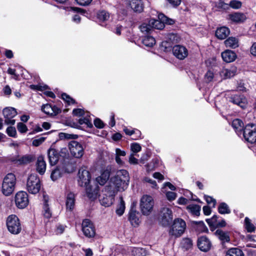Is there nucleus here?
I'll list each match as a JSON object with an SVG mask.
<instances>
[{"label":"nucleus","instance_id":"nucleus-1","mask_svg":"<svg viewBox=\"0 0 256 256\" xmlns=\"http://www.w3.org/2000/svg\"><path fill=\"white\" fill-rule=\"evenodd\" d=\"M16 183L15 175L12 173L8 174L4 178L2 185V192L6 196L10 195L14 191Z\"/></svg>","mask_w":256,"mask_h":256},{"label":"nucleus","instance_id":"nucleus-2","mask_svg":"<svg viewBox=\"0 0 256 256\" xmlns=\"http://www.w3.org/2000/svg\"><path fill=\"white\" fill-rule=\"evenodd\" d=\"M186 228V223L182 218H176L170 228L168 234L170 236L178 238L184 232Z\"/></svg>","mask_w":256,"mask_h":256},{"label":"nucleus","instance_id":"nucleus-3","mask_svg":"<svg viewBox=\"0 0 256 256\" xmlns=\"http://www.w3.org/2000/svg\"><path fill=\"white\" fill-rule=\"evenodd\" d=\"M110 182L106 189L115 194L118 191L124 190L128 184V182H124L123 179L116 176L111 178Z\"/></svg>","mask_w":256,"mask_h":256},{"label":"nucleus","instance_id":"nucleus-4","mask_svg":"<svg viewBox=\"0 0 256 256\" xmlns=\"http://www.w3.org/2000/svg\"><path fill=\"white\" fill-rule=\"evenodd\" d=\"M6 225L8 230L12 234H18L22 230L19 219L16 215L12 214L8 218Z\"/></svg>","mask_w":256,"mask_h":256},{"label":"nucleus","instance_id":"nucleus-5","mask_svg":"<svg viewBox=\"0 0 256 256\" xmlns=\"http://www.w3.org/2000/svg\"><path fill=\"white\" fill-rule=\"evenodd\" d=\"M26 187L28 192L32 194H36L40 190V180L36 174H30L27 180Z\"/></svg>","mask_w":256,"mask_h":256},{"label":"nucleus","instance_id":"nucleus-6","mask_svg":"<svg viewBox=\"0 0 256 256\" xmlns=\"http://www.w3.org/2000/svg\"><path fill=\"white\" fill-rule=\"evenodd\" d=\"M154 202L152 196L144 195L141 198L140 202V208L141 212L144 215H148L152 211Z\"/></svg>","mask_w":256,"mask_h":256},{"label":"nucleus","instance_id":"nucleus-7","mask_svg":"<svg viewBox=\"0 0 256 256\" xmlns=\"http://www.w3.org/2000/svg\"><path fill=\"white\" fill-rule=\"evenodd\" d=\"M243 136L245 140L252 144L256 142V125L248 124L243 130Z\"/></svg>","mask_w":256,"mask_h":256},{"label":"nucleus","instance_id":"nucleus-8","mask_svg":"<svg viewBox=\"0 0 256 256\" xmlns=\"http://www.w3.org/2000/svg\"><path fill=\"white\" fill-rule=\"evenodd\" d=\"M68 148L71 154L76 158H80L84 154V148L81 144L72 140L68 144Z\"/></svg>","mask_w":256,"mask_h":256},{"label":"nucleus","instance_id":"nucleus-9","mask_svg":"<svg viewBox=\"0 0 256 256\" xmlns=\"http://www.w3.org/2000/svg\"><path fill=\"white\" fill-rule=\"evenodd\" d=\"M173 218L172 210L168 208H162L160 213L159 220L164 226L169 225Z\"/></svg>","mask_w":256,"mask_h":256},{"label":"nucleus","instance_id":"nucleus-10","mask_svg":"<svg viewBox=\"0 0 256 256\" xmlns=\"http://www.w3.org/2000/svg\"><path fill=\"white\" fill-rule=\"evenodd\" d=\"M82 231L84 235L88 238H91L94 236L96 234V230L94 224L88 219H85L82 221Z\"/></svg>","mask_w":256,"mask_h":256},{"label":"nucleus","instance_id":"nucleus-11","mask_svg":"<svg viewBox=\"0 0 256 256\" xmlns=\"http://www.w3.org/2000/svg\"><path fill=\"white\" fill-rule=\"evenodd\" d=\"M78 184L80 186H88L90 179V174L88 170L84 167L81 168L78 171Z\"/></svg>","mask_w":256,"mask_h":256},{"label":"nucleus","instance_id":"nucleus-12","mask_svg":"<svg viewBox=\"0 0 256 256\" xmlns=\"http://www.w3.org/2000/svg\"><path fill=\"white\" fill-rule=\"evenodd\" d=\"M4 118V122L6 124L14 125L15 120L12 118L16 116L17 112L14 108L9 107L4 108L2 111Z\"/></svg>","mask_w":256,"mask_h":256},{"label":"nucleus","instance_id":"nucleus-13","mask_svg":"<svg viewBox=\"0 0 256 256\" xmlns=\"http://www.w3.org/2000/svg\"><path fill=\"white\" fill-rule=\"evenodd\" d=\"M15 202L16 206L20 208L26 207L28 202L27 193L23 191L17 192L15 196Z\"/></svg>","mask_w":256,"mask_h":256},{"label":"nucleus","instance_id":"nucleus-14","mask_svg":"<svg viewBox=\"0 0 256 256\" xmlns=\"http://www.w3.org/2000/svg\"><path fill=\"white\" fill-rule=\"evenodd\" d=\"M174 55L178 59L183 60L186 58L188 54V49L184 46L178 44L172 48Z\"/></svg>","mask_w":256,"mask_h":256},{"label":"nucleus","instance_id":"nucleus-15","mask_svg":"<svg viewBox=\"0 0 256 256\" xmlns=\"http://www.w3.org/2000/svg\"><path fill=\"white\" fill-rule=\"evenodd\" d=\"M86 187V194L87 196L91 200H96L99 193V187L97 184L94 185L87 186Z\"/></svg>","mask_w":256,"mask_h":256},{"label":"nucleus","instance_id":"nucleus-16","mask_svg":"<svg viewBox=\"0 0 256 256\" xmlns=\"http://www.w3.org/2000/svg\"><path fill=\"white\" fill-rule=\"evenodd\" d=\"M230 101L242 108H244L247 104V100L244 96L236 94L232 96L230 98Z\"/></svg>","mask_w":256,"mask_h":256},{"label":"nucleus","instance_id":"nucleus-17","mask_svg":"<svg viewBox=\"0 0 256 256\" xmlns=\"http://www.w3.org/2000/svg\"><path fill=\"white\" fill-rule=\"evenodd\" d=\"M42 110L45 114L50 116H56L61 112V110L57 106H52L50 104H44L42 106Z\"/></svg>","mask_w":256,"mask_h":256},{"label":"nucleus","instance_id":"nucleus-18","mask_svg":"<svg viewBox=\"0 0 256 256\" xmlns=\"http://www.w3.org/2000/svg\"><path fill=\"white\" fill-rule=\"evenodd\" d=\"M198 246L202 251L207 252L210 248L211 242L206 237L202 236L198 240Z\"/></svg>","mask_w":256,"mask_h":256},{"label":"nucleus","instance_id":"nucleus-19","mask_svg":"<svg viewBox=\"0 0 256 256\" xmlns=\"http://www.w3.org/2000/svg\"><path fill=\"white\" fill-rule=\"evenodd\" d=\"M138 214V213L136 212V206L133 204L129 212L128 219L132 224L134 226H138L140 222Z\"/></svg>","mask_w":256,"mask_h":256},{"label":"nucleus","instance_id":"nucleus-20","mask_svg":"<svg viewBox=\"0 0 256 256\" xmlns=\"http://www.w3.org/2000/svg\"><path fill=\"white\" fill-rule=\"evenodd\" d=\"M114 196V194H113L111 191H109L108 195L105 194L100 199V204L106 207L110 206L113 203Z\"/></svg>","mask_w":256,"mask_h":256},{"label":"nucleus","instance_id":"nucleus-21","mask_svg":"<svg viewBox=\"0 0 256 256\" xmlns=\"http://www.w3.org/2000/svg\"><path fill=\"white\" fill-rule=\"evenodd\" d=\"M36 171L40 174H44L46 170V163L42 156H40L37 159L36 163Z\"/></svg>","mask_w":256,"mask_h":256},{"label":"nucleus","instance_id":"nucleus-22","mask_svg":"<svg viewBox=\"0 0 256 256\" xmlns=\"http://www.w3.org/2000/svg\"><path fill=\"white\" fill-rule=\"evenodd\" d=\"M110 170L108 169L104 170L101 174L96 178V182L100 186L104 185L110 178Z\"/></svg>","mask_w":256,"mask_h":256},{"label":"nucleus","instance_id":"nucleus-23","mask_svg":"<svg viewBox=\"0 0 256 256\" xmlns=\"http://www.w3.org/2000/svg\"><path fill=\"white\" fill-rule=\"evenodd\" d=\"M48 158L50 165H55L58 160L59 156L55 149H50L48 151Z\"/></svg>","mask_w":256,"mask_h":256},{"label":"nucleus","instance_id":"nucleus-24","mask_svg":"<svg viewBox=\"0 0 256 256\" xmlns=\"http://www.w3.org/2000/svg\"><path fill=\"white\" fill-rule=\"evenodd\" d=\"M215 234L222 242V244L230 241L229 232H224L222 230L218 229L216 231Z\"/></svg>","mask_w":256,"mask_h":256},{"label":"nucleus","instance_id":"nucleus-25","mask_svg":"<svg viewBox=\"0 0 256 256\" xmlns=\"http://www.w3.org/2000/svg\"><path fill=\"white\" fill-rule=\"evenodd\" d=\"M130 6L136 12H140L143 11L144 4L141 0H130Z\"/></svg>","mask_w":256,"mask_h":256},{"label":"nucleus","instance_id":"nucleus-26","mask_svg":"<svg viewBox=\"0 0 256 256\" xmlns=\"http://www.w3.org/2000/svg\"><path fill=\"white\" fill-rule=\"evenodd\" d=\"M222 57L226 62H230L235 60L236 54L232 50H226L222 53Z\"/></svg>","mask_w":256,"mask_h":256},{"label":"nucleus","instance_id":"nucleus-27","mask_svg":"<svg viewBox=\"0 0 256 256\" xmlns=\"http://www.w3.org/2000/svg\"><path fill=\"white\" fill-rule=\"evenodd\" d=\"M230 30L227 27L222 26L216 30V36L220 40H224L230 34Z\"/></svg>","mask_w":256,"mask_h":256},{"label":"nucleus","instance_id":"nucleus-28","mask_svg":"<svg viewBox=\"0 0 256 256\" xmlns=\"http://www.w3.org/2000/svg\"><path fill=\"white\" fill-rule=\"evenodd\" d=\"M228 18L234 22L238 23L244 22L246 19V16L243 14L235 12L230 14L228 15Z\"/></svg>","mask_w":256,"mask_h":256},{"label":"nucleus","instance_id":"nucleus-29","mask_svg":"<svg viewBox=\"0 0 256 256\" xmlns=\"http://www.w3.org/2000/svg\"><path fill=\"white\" fill-rule=\"evenodd\" d=\"M34 158L32 155H25L15 160V164H27L33 162Z\"/></svg>","mask_w":256,"mask_h":256},{"label":"nucleus","instance_id":"nucleus-30","mask_svg":"<svg viewBox=\"0 0 256 256\" xmlns=\"http://www.w3.org/2000/svg\"><path fill=\"white\" fill-rule=\"evenodd\" d=\"M75 203V196L72 192H69L66 196V209L71 211L74 209Z\"/></svg>","mask_w":256,"mask_h":256},{"label":"nucleus","instance_id":"nucleus-31","mask_svg":"<svg viewBox=\"0 0 256 256\" xmlns=\"http://www.w3.org/2000/svg\"><path fill=\"white\" fill-rule=\"evenodd\" d=\"M236 72V68H232L230 69H224L220 72V75L224 78H230L234 76Z\"/></svg>","mask_w":256,"mask_h":256},{"label":"nucleus","instance_id":"nucleus-32","mask_svg":"<svg viewBox=\"0 0 256 256\" xmlns=\"http://www.w3.org/2000/svg\"><path fill=\"white\" fill-rule=\"evenodd\" d=\"M226 47L235 48L238 46V40L234 37H230L224 41Z\"/></svg>","mask_w":256,"mask_h":256},{"label":"nucleus","instance_id":"nucleus-33","mask_svg":"<svg viewBox=\"0 0 256 256\" xmlns=\"http://www.w3.org/2000/svg\"><path fill=\"white\" fill-rule=\"evenodd\" d=\"M64 170L59 167H56L52 170L50 178L53 181H55L62 176Z\"/></svg>","mask_w":256,"mask_h":256},{"label":"nucleus","instance_id":"nucleus-34","mask_svg":"<svg viewBox=\"0 0 256 256\" xmlns=\"http://www.w3.org/2000/svg\"><path fill=\"white\" fill-rule=\"evenodd\" d=\"M186 209L193 215L198 216L200 214V206L196 204H192L187 206Z\"/></svg>","mask_w":256,"mask_h":256},{"label":"nucleus","instance_id":"nucleus-35","mask_svg":"<svg viewBox=\"0 0 256 256\" xmlns=\"http://www.w3.org/2000/svg\"><path fill=\"white\" fill-rule=\"evenodd\" d=\"M232 126L233 127V128L235 130L238 132H241L242 130H243L244 123L240 119L237 118L234 120L232 122Z\"/></svg>","mask_w":256,"mask_h":256},{"label":"nucleus","instance_id":"nucleus-36","mask_svg":"<svg viewBox=\"0 0 256 256\" xmlns=\"http://www.w3.org/2000/svg\"><path fill=\"white\" fill-rule=\"evenodd\" d=\"M150 23L152 28H153L158 29V30H162L164 27V22L163 20H161L159 19V20H152L150 21Z\"/></svg>","mask_w":256,"mask_h":256},{"label":"nucleus","instance_id":"nucleus-37","mask_svg":"<svg viewBox=\"0 0 256 256\" xmlns=\"http://www.w3.org/2000/svg\"><path fill=\"white\" fill-rule=\"evenodd\" d=\"M226 256H244V254L239 248H232L227 251Z\"/></svg>","mask_w":256,"mask_h":256},{"label":"nucleus","instance_id":"nucleus-38","mask_svg":"<svg viewBox=\"0 0 256 256\" xmlns=\"http://www.w3.org/2000/svg\"><path fill=\"white\" fill-rule=\"evenodd\" d=\"M142 42L145 46L148 47H152L156 44L154 38L149 36H144L142 39Z\"/></svg>","mask_w":256,"mask_h":256},{"label":"nucleus","instance_id":"nucleus-39","mask_svg":"<svg viewBox=\"0 0 256 256\" xmlns=\"http://www.w3.org/2000/svg\"><path fill=\"white\" fill-rule=\"evenodd\" d=\"M131 252L133 256H144L146 254V250L140 248H132Z\"/></svg>","mask_w":256,"mask_h":256},{"label":"nucleus","instance_id":"nucleus-40","mask_svg":"<svg viewBox=\"0 0 256 256\" xmlns=\"http://www.w3.org/2000/svg\"><path fill=\"white\" fill-rule=\"evenodd\" d=\"M120 204L118 205L116 213L118 216H122L125 210V203L122 197H120Z\"/></svg>","mask_w":256,"mask_h":256},{"label":"nucleus","instance_id":"nucleus-41","mask_svg":"<svg viewBox=\"0 0 256 256\" xmlns=\"http://www.w3.org/2000/svg\"><path fill=\"white\" fill-rule=\"evenodd\" d=\"M58 136L60 140L70 139L74 140L78 138V136L76 134H69L65 132H60Z\"/></svg>","mask_w":256,"mask_h":256},{"label":"nucleus","instance_id":"nucleus-42","mask_svg":"<svg viewBox=\"0 0 256 256\" xmlns=\"http://www.w3.org/2000/svg\"><path fill=\"white\" fill-rule=\"evenodd\" d=\"M44 216L46 218H50L52 216V212L48 207V201L46 196H44Z\"/></svg>","mask_w":256,"mask_h":256},{"label":"nucleus","instance_id":"nucleus-43","mask_svg":"<svg viewBox=\"0 0 256 256\" xmlns=\"http://www.w3.org/2000/svg\"><path fill=\"white\" fill-rule=\"evenodd\" d=\"M182 246L186 250H188L192 246V241L190 238H184L181 242Z\"/></svg>","mask_w":256,"mask_h":256},{"label":"nucleus","instance_id":"nucleus-44","mask_svg":"<svg viewBox=\"0 0 256 256\" xmlns=\"http://www.w3.org/2000/svg\"><path fill=\"white\" fill-rule=\"evenodd\" d=\"M116 176L124 180V182H129V176L128 172L124 170H120L117 172Z\"/></svg>","mask_w":256,"mask_h":256},{"label":"nucleus","instance_id":"nucleus-45","mask_svg":"<svg viewBox=\"0 0 256 256\" xmlns=\"http://www.w3.org/2000/svg\"><path fill=\"white\" fill-rule=\"evenodd\" d=\"M140 31L144 34L150 33L153 30L150 22L149 24H146L145 23L142 24L140 26Z\"/></svg>","mask_w":256,"mask_h":256},{"label":"nucleus","instance_id":"nucleus-46","mask_svg":"<svg viewBox=\"0 0 256 256\" xmlns=\"http://www.w3.org/2000/svg\"><path fill=\"white\" fill-rule=\"evenodd\" d=\"M218 210L221 214H230V212L228 205L224 202H222L220 204Z\"/></svg>","mask_w":256,"mask_h":256},{"label":"nucleus","instance_id":"nucleus-47","mask_svg":"<svg viewBox=\"0 0 256 256\" xmlns=\"http://www.w3.org/2000/svg\"><path fill=\"white\" fill-rule=\"evenodd\" d=\"M194 223L196 224V230L199 232H206L208 231V229L207 227L206 226L205 224L202 221L200 222H194Z\"/></svg>","mask_w":256,"mask_h":256},{"label":"nucleus","instance_id":"nucleus-48","mask_svg":"<svg viewBox=\"0 0 256 256\" xmlns=\"http://www.w3.org/2000/svg\"><path fill=\"white\" fill-rule=\"evenodd\" d=\"M244 224L248 232H252L254 231L255 227L251 223L250 220L246 217L244 219Z\"/></svg>","mask_w":256,"mask_h":256},{"label":"nucleus","instance_id":"nucleus-49","mask_svg":"<svg viewBox=\"0 0 256 256\" xmlns=\"http://www.w3.org/2000/svg\"><path fill=\"white\" fill-rule=\"evenodd\" d=\"M110 18V14L105 10H102L98 12V18L100 21H106Z\"/></svg>","mask_w":256,"mask_h":256},{"label":"nucleus","instance_id":"nucleus-50","mask_svg":"<svg viewBox=\"0 0 256 256\" xmlns=\"http://www.w3.org/2000/svg\"><path fill=\"white\" fill-rule=\"evenodd\" d=\"M168 40L172 44L178 43L180 42V38L176 34H169L168 35Z\"/></svg>","mask_w":256,"mask_h":256},{"label":"nucleus","instance_id":"nucleus-51","mask_svg":"<svg viewBox=\"0 0 256 256\" xmlns=\"http://www.w3.org/2000/svg\"><path fill=\"white\" fill-rule=\"evenodd\" d=\"M158 18L161 20H163L164 23L168 24H174V20L169 18L162 14H160L158 15Z\"/></svg>","mask_w":256,"mask_h":256},{"label":"nucleus","instance_id":"nucleus-52","mask_svg":"<svg viewBox=\"0 0 256 256\" xmlns=\"http://www.w3.org/2000/svg\"><path fill=\"white\" fill-rule=\"evenodd\" d=\"M62 98L69 104H74L76 103L74 100L70 98L68 95L65 93H64L62 94Z\"/></svg>","mask_w":256,"mask_h":256},{"label":"nucleus","instance_id":"nucleus-53","mask_svg":"<svg viewBox=\"0 0 256 256\" xmlns=\"http://www.w3.org/2000/svg\"><path fill=\"white\" fill-rule=\"evenodd\" d=\"M45 139L46 138L44 136L37 138L32 140V144L35 146H38L44 141Z\"/></svg>","mask_w":256,"mask_h":256},{"label":"nucleus","instance_id":"nucleus-54","mask_svg":"<svg viewBox=\"0 0 256 256\" xmlns=\"http://www.w3.org/2000/svg\"><path fill=\"white\" fill-rule=\"evenodd\" d=\"M230 6L234 8H239L242 6V2L238 0H233L230 2Z\"/></svg>","mask_w":256,"mask_h":256},{"label":"nucleus","instance_id":"nucleus-55","mask_svg":"<svg viewBox=\"0 0 256 256\" xmlns=\"http://www.w3.org/2000/svg\"><path fill=\"white\" fill-rule=\"evenodd\" d=\"M6 132L10 136L14 137L16 134V130L14 127L9 126L6 129Z\"/></svg>","mask_w":256,"mask_h":256},{"label":"nucleus","instance_id":"nucleus-56","mask_svg":"<svg viewBox=\"0 0 256 256\" xmlns=\"http://www.w3.org/2000/svg\"><path fill=\"white\" fill-rule=\"evenodd\" d=\"M18 130L21 133L26 132L27 130V127L26 125L22 122H18L17 125Z\"/></svg>","mask_w":256,"mask_h":256},{"label":"nucleus","instance_id":"nucleus-57","mask_svg":"<svg viewBox=\"0 0 256 256\" xmlns=\"http://www.w3.org/2000/svg\"><path fill=\"white\" fill-rule=\"evenodd\" d=\"M140 146L136 143H134L131 144V150L134 153H136L140 151Z\"/></svg>","mask_w":256,"mask_h":256},{"label":"nucleus","instance_id":"nucleus-58","mask_svg":"<svg viewBox=\"0 0 256 256\" xmlns=\"http://www.w3.org/2000/svg\"><path fill=\"white\" fill-rule=\"evenodd\" d=\"M204 199L208 204H212V206L215 207L216 204V200L215 199L208 196H204Z\"/></svg>","mask_w":256,"mask_h":256},{"label":"nucleus","instance_id":"nucleus-59","mask_svg":"<svg viewBox=\"0 0 256 256\" xmlns=\"http://www.w3.org/2000/svg\"><path fill=\"white\" fill-rule=\"evenodd\" d=\"M176 194L172 192H168L166 194V196L168 200L172 201L176 199Z\"/></svg>","mask_w":256,"mask_h":256},{"label":"nucleus","instance_id":"nucleus-60","mask_svg":"<svg viewBox=\"0 0 256 256\" xmlns=\"http://www.w3.org/2000/svg\"><path fill=\"white\" fill-rule=\"evenodd\" d=\"M72 114L76 116H82L84 114V110L81 108H75L73 110Z\"/></svg>","mask_w":256,"mask_h":256},{"label":"nucleus","instance_id":"nucleus-61","mask_svg":"<svg viewBox=\"0 0 256 256\" xmlns=\"http://www.w3.org/2000/svg\"><path fill=\"white\" fill-rule=\"evenodd\" d=\"M78 122L80 124H86L89 127H92V123L90 122L89 120L87 118H80L78 120Z\"/></svg>","mask_w":256,"mask_h":256},{"label":"nucleus","instance_id":"nucleus-62","mask_svg":"<svg viewBox=\"0 0 256 256\" xmlns=\"http://www.w3.org/2000/svg\"><path fill=\"white\" fill-rule=\"evenodd\" d=\"M94 126L99 128H102L104 127V124L100 118H96L94 121Z\"/></svg>","mask_w":256,"mask_h":256},{"label":"nucleus","instance_id":"nucleus-63","mask_svg":"<svg viewBox=\"0 0 256 256\" xmlns=\"http://www.w3.org/2000/svg\"><path fill=\"white\" fill-rule=\"evenodd\" d=\"M214 78V74L210 71H208L205 74V79L208 82H210Z\"/></svg>","mask_w":256,"mask_h":256},{"label":"nucleus","instance_id":"nucleus-64","mask_svg":"<svg viewBox=\"0 0 256 256\" xmlns=\"http://www.w3.org/2000/svg\"><path fill=\"white\" fill-rule=\"evenodd\" d=\"M128 162L130 164H136L138 163V160L134 157V154L132 153L129 156Z\"/></svg>","mask_w":256,"mask_h":256}]
</instances>
